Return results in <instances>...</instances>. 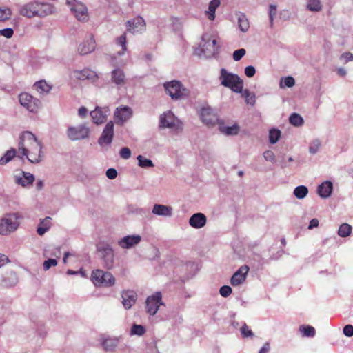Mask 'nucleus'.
Here are the masks:
<instances>
[{"label":"nucleus","mask_w":353,"mask_h":353,"mask_svg":"<svg viewBox=\"0 0 353 353\" xmlns=\"http://www.w3.org/2000/svg\"><path fill=\"white\" fill-rule=\"evenodd\" d=\"M132 332L137 335H142L145 332V328L140 325H134L132 327Z\"/></svg>","instance_id":"nucleus-52"},{"label":"nucleus","mask_w":353,"mask_h":353,"mask_svg":"<svg viewBox=\"0 0 353 353\" xmlns=\"http://www.w3.org/2000/svg\"><path fill=\"white\" fill-rule=\"evenodd\" d=\"M200 117L207 125H213L218 121L216 114L213 112L210 107H204L201 110Z\"/></svg>","instance_id":"nucleus-15"},{"label":"nucleus","mask_w":353,"mask_h":353,"mask_svg":"<svg viewBox=\"0 0 353 353\" xmlns=\"http://www.w3.org/2000/svg\"><path fill=\"white\" fill-rule=\"evenodd\" d=\"M71 10L79 21H85L88 19V9L84 4L77 3L72 7Z\"/></svg>","instance_id":"nucleus-20"},{"label":"nucleus","mask_w":353,"mask_h":353,"mask_svg":"<svg viewBox=\"0 0 353 353\" xmlns=\"http://www.w3.org/2000/svg\"><path fill=\"white\" fill-rule=\"evenodd\" d=\"M255 68L252 65L247 66L245 69V74L248 77H252L255 74Z\"/></svg>","instance_id":"nucleus-59"},{"label":"nucleus","mask_w":353,"mask_h":353,"mask_svg":"<svg viewBox=\"0 0 353 353\" xmlns=\"http://www.w3.org/2000/svg\"><path fill=\"white\" fill-rule=\"evenodd\" d=\"M90 130L85 125L78 127H70L68 129V136L73 141L88 137Z\"/></svg>","instance_id":"nucleus-10"},{"label":"nucleus","mask_w":353,"mask_h":353,"mask_svg":"<svg viewBox=\"0 0 353 353\" xmlns=\"http://www.w3.org/2000/svg\"><path fill=\"white\" fill-rule=\"evenodd\" d=\"M17 154V151L14 148H11L8 150L5 154L0 159V165H5L10 161Z\"/></svg>","instance_id":"nucleus-34"},{"label":"nucleus","mask_w":353,"mask_h":353,"mask_svg":"<svg viewBox=\"0 0 353 353\" xmlns=\"http://www.w3.org/2000/svg\"><path fill=\"white\" fill-rule=\"evenodd\" d=\"M270 349V343L266 342L263 346L260 349L259 353H268Z\"/></svg>","instance_id":"nucleus-61"},{"label":"nucleus","mask_w":353,"mask_h":353,"mask_svg":"<svg viewBox=\"0 0 353 353\" xmlns=\"http://www.w3.org/2000/svg\"><path fill=\"white\" fill-rule=\"evenodd\" d=\"M14 34V31L12 28H8L3 30H0V34L3 35L6 38H11Z\"/></svg>","instance_id":"nucleus-55"},{"label":"nucleus","mask_w":353,"mask_h":353,"mask_svg":"<svg viewBox=\"0 0 353 353\" xmlns=\"http://www.w3.org/2000/svg\"><path fill=\"white\" fill-rule=\"evenodd\" d=\"M114 136V123L112 121L108 122L103 132L99 139V143L102 145L103 144L109 145L112 143Z\"/></svg>","instance_id":"nucleus-13"},{"label":"nucleus","mask_w":353,"mask_h":353,"mask_svg":"<svg viewBox=\"0 0 353 353\" xmlns=\"http://www.w3.org/2000/svg\"><path fill=\"white\" fill-rule=\"evenodd\" d=\"M220 5V0H212L209 4L208 11V19L210 20H214L215 18V10L216 8Z\"/></svg>","instance_id":"nucleus-32"},{"label":"nucleus","mask_w":353,"mask_h":353,"mask_svg":"<svg viewBox=\"0 0 353 353\" xmlns=\"http://www.w3.org/2000/svg\"><path fill=\"white\" fill-rule=\"evenodd\" d=\"M249 267L246 265L241 266L240 268L231 277V285L233 286H237L243 283L246 279V276L249 272Z\"/></svg>","instance_id":"nucleus-14"},{"label":"nucleus","mask_w":353,"mask_h":353,"mask_svg":"<svg viewBox=\"0 0 353 353\" xmlns=\"http://www.w3.org/2000/svg\"><path fill=\"white\" fill-rule=\"evenodd\" d=\"M20 104L32 113H37L41 108V102L32 95L22 92L19 95Z\"/></svg>","instance_id":"nucleus-7"},{"label":"nucleus","mask_w":353,"mask_h":353,"mask_svg":"<svg viewBox=\"0 0 353 353\" xmlns=\"http://www.w3.org/2000/svg\"><path fill=\"white\" fill-rule=\"evenodd\" d=\"M132 115V110L130 107L121 106L117 108L114 117V119L118 124H123L127 121Z\"/></svg>","instance_id":"nucleus-12"},{"label":"nucleus","mask_w":353,"mask_h":353,"mask_svg":"<svg viewBox=\"0 0 353 353\" xmlns=\"http://www.w3.org/2000/svg\"><path fill=\"white\" fill-rule=\"evenodd\" d=\"M102 345L105 351H113L117 345V341L112 339H106L103 343Z\"/></svg>","instance_id":"nucleus-37"},{"label":"nucleus","mask_w":353,"mask_h":353,"mask_svg":"<svg viewBox=\"0 0 353 353\" xmlns=\"http://www.w3.org/2000/svg\"><path fill=\"white\" fill-rule=\"evenodd\" d=\"M137 160L139 165L141 168L154 167L153 162L151 160L145 158L142 155H139L137 157Z\"/></svg>","instance_id":"nucleus-43"},{"label":"nucleus","mask_w":353,"mask_h":353,"mask_svg":"<svg viewBox=\"0 0 353 353\" xmlns=\"http://www.w3.org/2000/svg\"><path fill=\"white\" fill-rule=\"evenodd\" d=\"M96 43L92 36H90L88 39L83 41L79 44L78 52L81 55H85L91 53L95 49Z\"/></svg>","instance_id":"nucleus-19"},{"label":"nucleus","mask_w":353,"mask_h":353,"mask_svg":"<svg viewBox=\"0 0 353 353\" xmlns=\"http://www.w3.org/2000/svg\"><path fill=\"white\" fill-rule=\"evenodd\" d=\"M220 294L223 297H228L232 293V288L228 285H223L219 290Z\"/></svg>","instance_id":"nucleus-51"},{"label":"nucleus","mask_w":353,"mask_h":353,"mask_svg":"<svg viewBox=\"0 0 353 353\" xmlns=\"http://www.w3.org/2000/svg\"><path fill=\"white\" fill-rule=\"evenodd\" d=\"M152 213L159 216H171L172 208L170 206L155 204L152 208Z\"/></svg>","instance_id":"nucleus-27"},{"label":"nucleus","mask_w":353,"mask_h":353,"mask_svg":"<svg viewBox=\"0 0 353 353\" xmlns=\"http://www.w3.org/2000/svg\"><path fill=\"white\" fill-rule=\"evenodd\" d=\"M57 265V261L54 259H49L43 262V269L44 270H48L52 266H56Z\"/></svg>","instance_id":"nucleus-50"},{"label":"nucleus","mask_w":353,"mask_h":353,"mask_svg":"<svg viewBox=\"0 0 353 353\" xmlns=\"http://www.w3.org/2000/svg\"><path fill=\"white\" fill-rule=\"evenodd\" d=\"M126 41L127 39L125 33L123 34L121 36L117 39V43L120 45L122 48L121 52H119V55L123 54L124 52L127 50Z\"/></svg>","instance_id":"nucleus-41"},{"label":"nucleus","mask_w":353,"mask_h":353,"mask_svg":"<svg viewBox=\"0 0 353 353\" xmlns=\"http://www.w3.org/2000/svg\"><path fill=\"white\" fill-rule=\"evenodd\" d=\"M33 87L34 89L39 94H47L52 88V87L45 81H39L36 82Z\"/></svg>","instance_id":"nucleus-31"},{"label":"nucleus","mask_w":353,"mask_h":353,"mask_svg":"<svg viewBox=\"0 0 353 353\" xmlns=\"http://www.w3.org/2000/svg\"><path fill=\"white\" fill-rule=\"evenodd\" d=\"M319 225V220L317 219H312L308 226V229H312L314 228H316Z\"/></svg>","instance_id":"nucleus-63"},{"label":"nucleus","mask_w":353,"mask_h":353,"mask_svg":"<svg viewBox=\"0 0 353 353\" xmlns=\"http://www.w3.org/2000/svg\"><path fill=\"white\" fill-rule=\"evenodd\" d=\"M295 84L294 79L292 77H287L284 79H282L280 82V87L281 88H284L285 87L291 88L294 86Z\"/></svg>","instance_id":"nucleus-45"},{"label":"nucleus","mask_w":353,"mask_h":353,"mask_svg":"<svg viewBox=\"0 0 353 353\" xmlns=\"http://www.w3.org/2000/svg\"><path fill=\"white\" fill-rule=\"evenodd\" d=\"M20 216L17 213L8 214L0 222V234L7 235L16 230L19 225Z\"/></svg>","instance_id":"nucleus-6"},{"label":"nucleus","mask_w":353,"mask_h":353,"mask_svg":"<svg viewBox=\"0 0 353 353\" xmlns=\"http://www.w3.org/2000/svg\"><path fill=\"white\" fill-rule=\"evenodd\" d=\"M241 332L243 337H252L254 336L252 331L249 328V327L246 324H244L241 327Z\"/></svg>","instance_id":"nucleus-48"},{"label":"nucleus","mask_w":353,"mask_h":353,"mask_svg":"<svg viewBox=\"0 0 353 353\" xmlns=\"http://www.w3.org/2000/svg\"><path fill=\"white\" fill-rule=\"evenodd\" d=\"M74 77L79 80H90L95 81L98 79V76L94 71L85 68L82 70H76L74 72Z\"/></svg>","instance_id":"nucleus-22"},{"label":"nucleus","mask_w":353,"mask_h":353,"mask_svg":"<svg viewBox=\"0 0 353 353\" xmlns=\"http://www.w3.org/2000/svg\"><path fill=\"white\" fill-rule=\"evenodd\" d=\"M106 176L110 179H114L117 176V172L114 168H109L106 171Z\"/></svg>","instance_id":"nucleus-60"},{"label":"nucleus","mask_w":353,"mask_h":353,"mask_svg":"<svg viewBox=\"0 0 353 353\" xmlns=\"http://www.w3.org/2000/svg\"><path fill=\"white\" fill-rule=\"evenodd\" d=\"M12 11L8 8H0V21H4L11 17Z\"/></svg>","instance_id":"nucleus-46"},{"label":"nucleus","mask_w":353,"mask_h":353,"mask_svg":"<svg viewBox=\"0 0 353 353\" xmlns=\"http://www.w3.org/2000/svg\"><path fill=\"white\" fill-rule=\"evenodd\" d=\"M221 131L227 135H236L239 132V126L234 124L232 126L221 127Z\"/></svg>","instance_id":"nucleus-36"},{"label":"nucleus","mask_w":353,"mask_h":353,"mask_svg":"<svg viewBox=\"0 0 353 353\" xmlns=\"http://www.w3.org/2000/svg\"><path fill=\"white\" fill-rule=\"evenodd\" d=\"M88 113V110L85 107H81L79 109V115L81 117H85Z\"/></svg>","instance_id":"nucleus-64"},{"label":"nucleus","mask_w":353,"mask_h":353,"mask_svg":"<svg viewBox=\"0 0 353 353\" xmlns=\"http://www.w3.org/2000/svg\"><path fill=\"white\" fill-rule=\"evenodd\" d=\"M146 312L150 315H154L159 306L163 305L162 296L161 292H156L154 294L150 296L146 299Z\"/></svg>","instance_id":"nucleus-9"},{"label":"nucleus","mask_w":353,"mask_h":353,"mask_svg":"<svg viewBox=\"0 0 353 353\" xmlns=\"http://www.w3.org/2000/svg\"><path fill=\"white\" fill-rule=\"evenodd\" d=\"M166 92L172 99H179L188 94V90L179 81H172L164 83Z\"/></svg>","instance_id":"nucleus-8"},{"label":"nucleus","mask_w":353,"mask_h":353,"mask_svg":"<svg viewBox=\"0 0 353 353\" xmlns=\"http://www.w3.org/2000/svg\"><path fill=\"white\" fill-rule=\"evenodd\" d=\"M263 157L266 161H274L275 160V155L271 150L264 152Z\"/></svg>","instance_id":"nucleus-56"},{"label":"nucleus","mask_w":353,"mask_h":353,"mask_svg":"<svg viewBox=\"0 0 353 353\" xmlns=\"http://www.w3.org/2000/svg\"><path fill=\"white\" fill-rule=\"evenodd\" d=\"M220 81L222 85L228 88L234 92H242L243 80L237 75L228 72L225 68L221 70Z\"/></svg>","instance_id":"nucleus-4"},{"label":"nucleus","mask_w":353,"mask_h":353,"mask_svg":"<svg viewBox=\"0 0 353 353\" xmlns=\"http://www.w3.org/2000/svg\"><path fill=\"white\" fill-rule=\"evenodd\" d=\"M91 281L97 287H111L115 283V278L112 273L99 269L92 272Z\"/></svg>","instance_id":"nucleus-5"},{"label":"nucleus","mask_w":353,"mask_h":353,"mask_svg":"<svg viewBox=\"0 0 353 353\" xmlns=\"http://www.w3.org/2000/svg\"><path fill=\"white\" fill-rule=\"evenodd\" d=\"M109 112L110 110L108 108H101L97 107L94 110L91 111L90 116L94 123L99 125L105 122Z\"/></svg>","instance_id":"nucleus-17"},{"label":"nucleus","mask_w":353,"mask_h":353,"mask_svg":"<svg viewBox=\"0 0 353 353\" xmlns=\"http://www.w3.org/2000/svg\"><path fill=\"white\" fill-rule=\"evenodd\" d=\"M239 27L240 30L245 32H247L250 28V24L248 20L245 18V16H241L239 18Z\"/></svg>","instance_id":"nucleus-44"},{"label":"nucleus","mask_w":353,"mask_h":353,"mask_svg":"<svg viewBox=\"0 0 353 353\" xmlns=\"http://www.w3.org/2000/svg\"><path fill=\"white\" fill-rule=\"evenodd\" d=\"M202 39L205 42L202 49L204 53L205 50L209 51V52L212 54L218 52L219 46L216 45V40L215 39H213L212 41H210V39L207 38V35H203Z\"/></svg>","instance_id":"nucleus-24"},{"label":"nucleus","mask_w":353,"mask_h":353,"mask_svg":"<svg viewBox=\"0 0 353 353\" xmlns=\"http://www.w3.org/2000/svg\"><path fill=\"white\" fill-rule=\"evenodd\" d=\"M41 143L30 132H24L19 143V157H26L32 163L40 162L43 157Z\"/></svg>","instance_id":"nucleus-1"},{"label":"nucleus","mask_w":353,"mask_h":353,"mask_svg":"<svg viewBox=\"0 0 353 353\" xmlns=\"http://www.w3.org/2000/svg\"><path fill=\"white\" fill-rule=\"evenodd\" d=\"M22 174L23 176L21 177H17L16 179L17 183L21 185L22 187H26L31 185L34 181V176L32 174L23 172Z\"/></svg>","instance_id":"nucleus-28"},{"label":"nucleus","mask_w":353,"mask_h":353,"mask_svg":"<svg viewBox=\"0 0 353 353\" xmlns=\"http://www.w3.org/2000/svg\"><path fill=\"white\" fill-rule=\"evenodd\" d=\"M145 28V23L142 17H137L127 21V30L133 34L141 32Z\"/></svg>","instance_id":"nucleus-16"},{"label":"nucleus","mask_w":353,"mask_h":353,"mask_svg":"<svg viewBox=\"0 0 353 353\" xmlns=\"http://www.w3.org/2000/svg\"><path fill=\"white\" fill-rule=\"evenodd\" d=\"M242 96L245 98V102L250 105H254L255 103V96L254 94L250 93L248 90H242Z\"/></svg>","instance_id":"nucleus-42"},{"label":"nucleus","mask_w":353,"mask_h":353,"mask_svg":"<svg viewBox=\"0 0 353 353\" xmlns=\"http://www.w3.org/2000/svg\"><path fill=\"white\" fill-rule=\"evenodd\" d=\"M54 12V7L47 3L30 1L23 5L19 9L21 15L29 18L34 17H44Z\"/></svg>","instance_id":"nucleus-3"},{"label":"nucleus","mask_w":353,"mask_h":353,"mask_svg":"<svg viewBox=\"0 0 353 353\" xmlns=\"http://www.w3.org/2000/svg\"><path fill=\"white\" fill-rule=\"evenodd\" d=\"M112 81L117 85L125 83V74L122 70L115 69L112 72Z\"/></svg>","instance_id":"nucleus-30"},{"label":"nucleus","mask_w":353,"mask_h":353,"mask_svg":"<svg viewBox=\"0 0 353 353\" xmlns=\"http://www.w3.org/2000/svg\"><path fill=\"white\" fill-rule=\"evenodd\" d=\"M51 220L50 217H46L42 219L37 228V232L39 236H43L51 227Z\"/></svg>","instance_id":"nucleus-29"},{"label":"nucleus","mask_w":353,"mask_h":353,"mask_svg":"<svg viewBox=\"0 0 353 353\" xmlns=\"http://www.w3.org/2000/svg\"><path fill=\"white\" fill-rule=\"evenodd\" d=\"M300 331L303 333V336L307 337H313L316 334L315 329L310 325L301 326Z\"/></svg>","instance_id":"nucleus-39"},{"label":"nucleus","mask_w":353,"mask_h":353,"mask_svg":"<svg viewBox=\"0 0 353 353\" xmlns=\"http://www.w3.org/2000/svg\"><path fill=\"white\" fill-rule=\"evenodd\" d=\"M343 334L348 337L353 336V325H347L343 327Z\"/></svg>","instance_id":"nucleus-58"},{"label":"nucleus","mask_w":353,"mask_h":353,"mask_svg":"<svg viewBox=\"0 0 353 353\" xmlns=\"http://www.w3.org/2000/svg\"><path fill=\"white\" fill-rule=\"evenodd\" d=\"M320 146V142L318 140L314 141L310 146V152L312 154H315Z\"/></svg>","instance_id":"nucleus-57"},{"label":"nucleus","mask_w":353,"mask_h":353,"mask_svg":"<svg viewBox=\"0 0 353 353\" xmlns=\"http://www.w3.org/2000/svg\"><path fill=\"white\" fill-rule=\"evenodd\" d=\"M246 51L244 48L236 50L233 53V59L234 61H239L245 54Z\"/></svg>","instance_id":"nucleus-49"},{"label":"nucleus","mask_w":353,"mask_h":353,"mask_svg":"<svg viewBox=\"0 0 353 353\" xmlns=\"http://www.w3.org/2000/svg\"><path fill=\"white\" fill-rule=\"evenodd\" d=\"M308 193L307 187L304 185H300L296 187L294 190V194L299 199H302L306 196Z\"/></svg>","instance_id":"nucleus-38"},{"label":"nucleus","mask_w":353,"mask_h":353,"mask_svg":"<svg viewBox=\"0 0 353 353\" xmlns=\"http://www.w3.org/2000/svg\"><path fill=\"white\" fill-rule=\"evenodd\" d=\"M98 250L101 252L104 267L107 269H112L114 266V254L112 248L109 245L99 247Z\"/></svg>","instance_id":"nucleus-11"},{"label":"nucleus","mask_w":353,"mask_h":353,"mask_svg":"<svg viewBox=\"0 0 353 353\" xmlns=\"http://www.w3.org/2000/svg\"><path fill=\"white\" fill-rule=\"evenodd\" d=\"M141 240L139 235L126 236L118 241V245L124 249H129L137 245Z\"/></svg>","instance_id":"nucleus-21"},{"label":"nucleus","mask_w":353,"mask_h":353,"mask_svg":"<svg viewBox=\"0 0 353 353\" xmlns=\"http://www.w3.org/2000/svg\"><path fill=\"white\" fill-rule=\"evenodd\" d=\"M306 8L312 12H319L322 9V4L320 0H308Z\"/></svg>","instance_id":"nucleus-33"},{"label":"nucleus","mask_w":353,"mask_h":353,"mask_svg":"<svg viewBox=\"0 0 353 353\" xmlns=\"http://www.w3.org/2000/svg\"><path fill=\"white\" fill-rule=\"evenodd\" d=\"M289 121L294 126H301L303 123V118L297 113H293L290 117Z\"/></svg>","instance_id":"nucleus-40"},{"label":"nucleus","mask_w":353,"mask_h":353,"mask_svg":"<svg viewBox=\"0 0 353 353\" xmlns=\"http://www.w3.org/2000/svg\"><path fill=\"white\" fill-rule=\"evenodd\" d=\"M207 219L202 213L194 214L189 219L190 225L194 228H201L206 224Z\"/></svg>","instance_id":"nucleus-23"},{"label":"nucleus","mask_w":353,"mask_h":353,"mask_svg":"<svg viewBox=\"0 0 353 353\" xmlns=\"http://www.w3.org/2000/svg\"><path fill=\"white\" fill-rule=\"evenodd\" d=\"M41 143L30 132H24L19 143V157H26L32 163L40 162L43 157Z\"/></svg>","instance_id":"nucleus-2"},{"label":"nucleus","mask_w":353,"mask_h":353,"mask_svg":"<svg viewBox=\"0 0 353 353\" xmlns=\"http://www.w3.org/2000/svg\"><path fill=\"white\" fill-rule=\"evenodd\" d=\"M122 303L127 310L132 307L137 301V293L133 290H123L121 292Z\"/></svg>","instance_id":"nucleus-18"},{"label":"nucleus","mask_w":353,"mask_h":353,"mask_svg":"<svg viewBox=\"0 0 353 353\" xmlns=\"http://www.w3.org/2000/svg\"><path fill=\"white\" fill-rule=\"evenodd\" d=\"M176 125L174 115L170 112H168L161 116L160 127L172 128Z\"/></svg>","instance_id":"nucleus-25"},{"label":"nucleus","mask_w":353,"mask_h":353,"mask_svg":"<svg viewBox=\"0 0 353 353\" xmlns=\"http://www.w3.org/2000/svg\"><path fill=\"white\" fill-rule=\"evenodd\" d=\"M352 232V226L347 223H343L340 225L338 234L341 237L348 236Z\"/></svg>","instance_id":"nucleus-35"},{"label":"nucleus","mask_w":353,"mask_h":353,"mask_svg":"<svg viewBox=\"0 0 353 353\" xmlns=\"http://www.w3.org/2000/svg\"><path fill=\"white\" fill-rule=\"evenodd\" d=\"M276 14V7L274 5H270V9H269V17H270V26H272L273 25V20L274 17Z\"/></svg>","instance_id":"nucleus-54"},{"label":"nucleus","mask_w":353,"mask_h":353,"mask_svg":"<svg viewBox=\"0 0 353 353\" xmlns=\"http://www.w3.org/2000/svg\"><path fill=\"white\" fill-rule=\"evenodd\" d=\"M120 157L124 159H128L131 157V151L127 148H122L119 152Z\"/></svg>","instance_id":"nucleus-53"},{"label":"nucleus","mask_w":353,"mask_h":353,"mask_svg":"<svg viewBox=\"0 0 353 353\" xmlns=\"http://www.w3.org/2000/svg\"><path fill=\"white\" fill-rule=\"evenodd\" d=\"M9 262V259L5 254H0V268Z\"/></svg>","instance_id":"nucleus-62"},{"label":"nucleus","mask_w":353,"mask_h":353,"mask_svg":"<svg viewBox=\"0 0 353 353\" xmlns=\"http://www.w3.org/2000/svg\"><path fill=\"white\" fill-rule=\"evenodd\" d=\"M281 136V132L279 130L272 129L269 132V140L271 143H275L278 141Z\"/></svg>","instance_id":"nucleus-47"},{"label":"nucleus","mask_w":353,"mask_h":353,"mask_svg":"<svg viewBox=\"0 0 353 353\" xmlns=\"http://www.w3.org/2000/svg\"><path fill=\"white\" fill-rule=\"evenodd\" d=\"M333 186L330 181H325L318 187V194L322 198H327L330 196L332 192Z\"/></svg>","instance_id":"nucleus-26"}]
</instances>
